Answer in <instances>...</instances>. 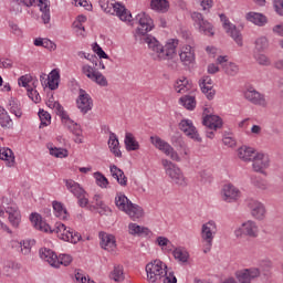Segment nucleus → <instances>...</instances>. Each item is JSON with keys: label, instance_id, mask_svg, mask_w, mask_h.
Returning <instances> with one entry per match:
<instances>
[{"label": "nucleus", "instance_id": "nucleus-1", "mask_svg": "<svg viewBox=\"0 0 283 283\" xmlns=\"http://www.w3.org/2000/svg\"><path fill=\"white\" fill-rule=\"evenodd\" d=\"M178 39H170L165 45L158 40L149 41V56L153 61L163 62L167 61V67L172 72L180 70V62L178 61Z\"/></svg>", "mask_w": 283, "mask_h": 283}, {"label": "nucleus", "instance_id": "nucleus-2", "mask_svg": "<svg viewBox=\"0 0 283 283\" xmlns=\"http://www.w3.org/2000/svg\"><path fill=\"white\" fill-rule=\"evenodd\" d=\"M136 21L139 23V27H137L134 34L135 41L137 43H146L149 50V41H158L154 35L147 34L154 30V20H151L149 14L142 12L136 15Z\"/></svg>", "mask_w": 283, "mask_h": 283}, {"label": "nucleus", "instance_id": "nucleus-3", "mask_svg": "<svg viewBox=\"0 0 283 283\" xmlns=\"http://www.w3.org/2000/svg\"><path fill=\"white\" fill-rule=\"evenodd\" d=\"M150 143L151 145H154V147H156V149H158L159 151H163L165 156H168V158L170 160H174L175 163H182V159L189 160V154H191L189 146L180 150L181 151L180 153L181 157H180L178 151H176V149H174L169 143L165 142L159 136H151Z\"/></svg>", "mask_w": 283, "mask_h": 283}, {"label": "nucleus", "instance_id": "nucleus-4", "mask_svg": "<svg viewBox=\"0 0 283 283\" xmlns=\"http://www.w3.org/2000/svg\"><path fill=\"white\" fill-rule=\"evenodd\" d=\"M161 165L171 185H176L177 187H187V177H185V172H182V169H180L178 165L169 159H163Z\"/></svg>", "mask_w": 283, "mask_h": 283}, {"label": "nucleus", "instance_id": "nucleus-5", "mask_svg": "<svg viewBox=\"0 0 283 283\" xmlns=\"http://www.w3.org/2000/svg\"><path fill=\"white\" fill-rule=\"evenodd\" d=\"M146 280L148 283H160L167 275V264L158 259L150 261L146 265Z\"/></svg>", "mask_w": 283, "mask_h": 283}, {"label": "nucleus", "instance_id": "nucleus-6", "mask_svg": "<svg viewBox=\"0 0 283 283\" xmlns=\"http://www.w3.org/2000/svg\"><path fill=\"white\" fill-rule=\"evenodd\" d=\"M218 233V224L210 220L201 226V241L205 244L203 253H209L213 247V239Z\"/></svg>", "mask_w": 283, "mask_h": 283}, {"label": "nucleus", "instance_id": "nucleus-7", "mask_svg": "<svg viewBox=\"0 0 283 283\" xmlns=\"http://www.w3.org/2000/svg\"><path fill=\"white\" fill-rule=\"evenodd\" d=\"M52 233H56L60 240H63L64 242H71V244H77V242H81L82 238L81 233L76 232L72 228H67L61 222L55 223V229L52 230Z\"/></svg>", "mask_w": 283, "mask_h": 283}, {"label": "nucleus", "instance_id": "nucleus-8", "mask_svg": "<svg viewBox=\"0 0 283 283\" xmlns=\"http://www.w3.org/2000/svg\"><path fill=\"white\" fill-rule=\"evenodd\" d=\"M101 8L106 14H116L120 21H132V13L118 2H103Z\"/></svg>", "mask_w": 283, "mask_h": 283}, {"label": "nucleus", "instance_id": "nucleus-9", "mask_svg": "<svg viewBox=\"0 0 283 283\" xmlns=\"http://www.w3.org/2000/svg\"><path fill=\"white\" fill-rule=\"evenodd\" d=\"M65 185L66 188L69 189V191L71 193H73V196H75V198H77V205L82 208L87 207V205H90V198L87 192L85 191V189H83V187H81V184L69 179L65 180Z\"/></svg>", "mask_w": 283, "mask_h": 283}, {"label": "nucleus", "instance_id": "nucleus-10", "mask_svg": "<svg viewBox=\"0 0 283 283\" xmlns=\"http://www.w3.org/2000/svg\"><path fill=\"white\" fill-rule=\"evenodd\" d=\"M191 19L195 23L196 30H198L200 34H205L206 36H213V34H216V32L213 31V24H211V22H209L208 20H205L202 13L192 12Z\"/></svg>", "mask_w": 283, "mask_h": 283}, {"label": "nucleus", "instance_id": "nucleus-11", "mask_svg": "<svg viewBox=\"0 0 283 283\" xmlns=\"http://www.w3.org/2000/svg\"><path fill=\"white\" fill-rule=\"evenodd\" d=\"M243 96L245 101L258 107H268L269 101H266V95L258 92L255 88L250 87L244 91Z\"/></svg>", "mask_w": 283, "mask_h": 283}, {"label": "nucleus", "instance_id": "nucleus-12", "mask_svg": "<svg viewBox=\"0 0 283 283\" xmlns=\"http://www.w3.org/2000/svg\"><path fill=\"white\" fill-rule=\"evenodd\" d=\"M220 19L223 23V29L226 30L227 34L233 39V41L239 45V48H242L244 45L242 40V32L235 27L233 23L229 22L227 19V15L220 14Z\"/></svg>", "mask_w": 283, "mask_h": 283}, {"label": "nucleus", "instance_id": "nucleus-13", "mask_svg": "<svg viewBox=\"0 0 283 283\" xmlns=\"http://www.w3.org/2000/svg\"><path fill=\"white\" fill-rule=\"evenodd\" d=\"M179 129L185 134V136H187L191 140H195V143L202 142V137H200V134L198 133V128H196L191 119H182L179 123Z\"/></svg>", "mask_w": 283, "mask_h": 283}, {"label": "nucleus", "instance_id": "nucleus-14", "mask_svg": "<svg viewBox=\"0 0 283 283\" xmlns=\"http://www.w3.org/2000/svg\"><path fill=\"white\" fill-rule=\"evenodd\" d=\"M242 192L233 184H226L221 189V199L223 202H238Z\"/></svg>", "mask_w": 283, "mask_h": 283}, {"label": "nucleus", "instance_id": "nucleus-15", "mask_svg": "<svg viewBox=\"0 0 283 283\" xmlns=\"http://www.w3.org/2000/svg\"><path fill=\"white\" fill-rule=\"evenodd\" d=\"M77 109L82 114H87V112H92V107H94V101L92 96L85 92V90L81 88L78 97L76 99Z\"/></svg>", "mask_w": 283, "mask_h": 283}, {"label": "nucleus", "instance_id": "nucleus-16", "mask_svg": "<svg viewBox=\"0 0 283 283\" xmlns=\"http://www.w3.org/2000/svg\"><path fill=\"white\" fill-rule=\"evenodd\" d=\"M252 169L258 174H264V169H269L271 165V159L269 158V155L264 153H256V156H254V159H252Z\"/></svg>", "mask_w": 283, "mask_h": 283}, {"label": "nucleus", "instance_id": "nucleus-17", "mask_svg": "<svg viewBox=\"0 0 283 283\" xmlns=\"http://www.w3.org/2000/svg\"><path fill=\"white\" fill-rule=\"evenodd\" d=\"M248 207L251 211V216H253L255 220H264V218H266V208L264 207V203L255 199H249Z\"/></svg>", "mask_w": 283, "mask_h": 283}, {"label": "nucleus", "instance_id": "nucleus-18", "mask_svg": "<svg viewBox=\"0 0 283 283\" xmlns=\"http://www.w3.org/2000/svg\"><path fill=\"white\" fill-rule=\"evenodd\" d=\"M179 59L182 65L189 66L196 62V49L186 44L179 51Z\"/></svg>", "mask_w": 283, "mask_h": 283}, {"label": "nucleus", "instance_id": "nucleus-19", "mask_svg": "<svg viewBox=\"0 0 283 283\" xmlns=\"http://www.w3.org/2000/svg\"><path fill=\"white\" fill-rule=\"evenodd\" d=\"M199 87H201V92L207 96L208 101H213L216 90H213V80H211V76L203 75L199 80Z\"/></svg>", "mask_w": 283, "mask_h": 283}, {"label": "nucleus", "instance_id": "nucleus-20", "mask_svg": "<svg viewBox=\"0 0 283 283\" xmlns=\"http://www.w3.org/2000/svg\"><path fill=\"white\" fill-rule=\"evenodd\" d=\"M245 21L252 23L253 25H258V28H264L266 23H269V18L263 13L250 11L245 13Z\"/></svg>", "mask_w": 283, "mask_h": 283}, {"label": "nucleus", "instance_id": "nucleus-21", "mask_svg": "<svg viewBox=\"0 0 283 283\" xmlns=\"http://www.w3.org/2000/svg\"><path fill=\"white\" fill-rule=\"evenodd\" d=\"M40 258L48 262L53 269H59V256L56 253L48 248L40 249Z\"/></svg>", "mask_w": 283, "mask_h": 283}, {"label": "nucleus", "instance_id": "nucleus-22", "mask_svg": "<svg viewBox=\"0 0 283 283\" xmlns=\"http://www.w3.org/2000/svg\"><path fill=\"white\" fill-rule=\"evenodd\" d=\"M202 125L208 129H213V132H218L222 127V118L218 115H205L202 119Z\"/></svg>", "mask_w": 283, "mask_h": 283}, {"label": "nucleus", "instance_id": "nucleus-23", "mask_svg": "<svg viewBox=\"0 0 283 283\" xmlns=\"http://www.w3.org/2000/svg\"><path fill=\"white\" fill-rule=\"evenodd\" d=\"M30 221L32 222L34 229H38V231H44V233H52V228L50 227V224L43 221L41 214L36 212L31 213Z\"/></svg>", "mask_w": 283, "mask_h": 283}, {"label": "nucleus", "instance_id": "nucleus-24", "mask_svg": "<svg viewBox=\"0 0 283 283\" xmlns=\"http://www.w3.org/2000/svg\"><path fill=\"white\" fill-rule=\"evenodd\" d=\"M7 213H8V220L10 224L14 229H19V224H21V211L19 210V207L17 206H11L7 208Z\"/></svg>", "mask_w": 283, "mask_h": 283}, {"label": "nucleus", "instance_id": "nucleus-25", "mask_svg": "<svg viewBox=\"0 0 283 283\" xmlns=\"http://www.w3.org/2000/svg\"><path fill=\"white\" fill-rule=\"evenodd\" d=\"M101 247L105 251H114L116 249V238L105 232H99Z\"/></svg>", "mask_w": 283, "mask_h": 283}, {"label": "nucleus", "instance_id": "nucleus-26", "mask_svg": "<svg viewBox=\"0 0 283 283\" xmlns=\"http://www.w3.org/2000/svg\"><path fill=\"white\" fill-rule=\"evenodd\" d=\"M256 154L255 148L249 146H241L238 149V156L240 160H243L244 163H251V160L255 158Z\"/></svg>", "mask_w": 283, "mask_h": 283}, {"label": "nucleus", "instance_id": "nucleus-27", "mask_svg": "<svg viewBox=\"0 0 283 283\" xmlns=\"http://www.w3.org/2000/svg\"><path fill=\"white\" fill-rule=\"evenodd\" d=\"M242 231L244 235H248L249 238H258L260 233V228L258 227V223L255 221L248 220L242 223Z\"/></svg>", "mask_w": 283, "mask_h": 283}, {"label": "nucleus", "instance_id": "nucleus-28", "mask_svg": "<svg viewBox=\"0 0 283 283\" xmlns=\"http://www.w3.org/2000/svg\"><path fill=\"white\" fill-rule=\"evenodd\" d=\"M35 244L34 240H22V241H14L13 247L19 249L22 255H30L32 253V247Z\"/></svg>", "mask_w": 283, "mask_h": 283}, {"label": "nucleus", "instance_id": "nucleus-29", "mask_svg": "<svg viewBox=\"0 0 283 283\" xmlns=\"http://www.w3.org/2000/svg\"><path fill=\"white\" fill-rule=\"evenodd\" d=\"M174 87L177 94H187L191 90V82L189 78L181 76L175 82Z\"/></svg>", "mask_w": 283, "mask_h": 283}, {"label": "nucleus", "instance_id": "nucleus-30", "mask_svg": "<svg viewBox=\"0 0 283 283\" xmlns=\"http://www.w3.org/2000/svg\"><path fill=\"white\" fill-rule=\"evenodd\" d=\"M124 213H126V216H128L134 221L140 220V218L145 216V211L143 210V208L133 202L128 206V209Z\"/></svg>", "mask_w": 283, "mask_h": 283}, {"label": "nucleus", "instance_id": "nucleus-31", "mask_svg": "<svg viewBox=\"0 0 283 283\" xmlns=\"http://www.w3.org/2000/svg\"><path fill=\"white\" fill-rule=\"evenodd\" d=\"M132 205V200L125 196L123 192H117L115 196V206L119 211L124 213L127 211L128 207Z\"/></svg>", "mask_w": 283, "mask_h": 283}, {"label": "nucleus", "instance_id": "nucleus-32", "mask_svg": "<svg viewBox=\"0 0 283 283\" xmlns=\"http://www.w3.org/2000/svg\"><path fill=\"white\" fill-rule=\"evenodd\" d=\"M38 8H40L41 19L44 24L50 23L51 15H50V0H38Z\"/></svg>", "mask_w": 283, "mask_h": 283}, {"label": "nucleus", "instance_id": "nucleus-33", "mask_svg": "<svg viewBox=\"0 0 283 283\" xmlns=\"http://www.w3.org/2000/svg\"><path fill=\"white\" fill-rule=\"evenodd\" d=\"M124 145L126 147V151H138V149H140V144L132 133L125 134Z\"/></svg>", "mask_w": 283, "mask_h": 283}, {"label": "nucleus", "instance_id": "nucleus-34", "mask_svg": "<svg viewBox=\"0 0 283 283\" xmlns=\"http://www.w3.org/2000/svg\"><path fill=\"white\" fill-rule=\"evenodd\" d=\"M108 147L112 154L116 156V158H120L123 156V153L120 151V148H119L118 137L114 133L109 134Z\"/></svg>", "mask_w": 283, "mask_h": 283}, {"label": "nucleus", "instance_id": "nucleus-35", "mask_svg": "<svg viewBox=\"0 0 283 283\" xmlns=\"http://www.w3.org/2000/svg\"><path fill=\"white\" fill-rule=\"evenodd\" d=\"M111 174L115 180H117L118 185L120 187H127V177L125 176V172L120 170V168H117L116 165L111 166Z\"/></svg>", "mask_w": 283, "mask_h": 283}, {"label": "nucleus", "instance_id": "nucleus-36", "mask_svg": "<svg viewBox=\"0 0 283 283\" xmlns=\"http://www.w3.org/2000/svg\"><path fill=\"white\" fill-rule=\"evenodd\" d=\"M59 81H61V73L54 69L48 75V87L49 90H59Z\"/></svg>", "mask_w": 283, "mask_h": 283}, {"label": "nucleus", "instance_id": "nucleus-37", "mask_svg": "<svg viewBox=\"0 0 283 283\" xmlns=\"http://www.w3.org/2000/svg\"><path fill=\"white\" fill-rule=\"evenodd\" d=\"M52 205H53L54 216L56 218H59L60 220H67V218H70V213H67V209L65 208V206H63V203L59 201H53Z\"/></svg>", "mask_w": 283, "mask_h": 283}, {"label": "nucleus", "instance_id": "nucleus-38", "mask_svg": "<svg viewBox=\"0 0 283 283\" xmlns=\"http://www.w3.org/2000/svg\"><path fill=\"white\" fill-rule=\"evenodd\" d=\"M128 232L130 233V235H138V237L149 235V233H151L149 228L138 226L137 223H129Z\"/></svg>", "mask_w": 283, "mask_h": 283}, {"label": "nucleus", "instance_id": "nucleus-39", "mask_svg": "<svg viewBox=\"0 0 283 283\" xmlns=\"http://www.w3.org/2000/svg\"><path fill=\"white\" fill-rule=\"evenodd\" d=\"M150 8L151 10H155V12H161L165 14V12H169V1L167 0H151L150 1Z\"/></svg>", "mask_w": 283, "mask_h": 283}, {"label": "nucleus", "instance_id": "nucleus-40", "mask_svg": "<svg viewBox=\"0 0 283 283\" xmlns=\"http://www.w3.org/2000/svg\"><path fill=\"white\" fill-rule=\"evenodd\" d=\"M46 147L50 156H54V158H67L70 156V153L65 148H59L53 144H48Z\"/></svg>", "mask_w": 283, "mask_h": 283}, {"label": "nucleus", "instance_id": "nucleus-41", "mask_svg": "<svg viewBox=\"0 0 283 283\" xmlns=\"http://www.w3.org/2000/svg\"><path fill=\"white\" fill-rule=\"evenodd\" d=\"M175 260H178L181 264L189 262V252L185 248H176L172 251Z\"/></svg>", "mask_w": 283, "mask_h": 283}, {"label": "nucleus", "instance_id": "nucleus-42", "mask_svg": "<svg viewBox=\"0 0 283 283\" xmlns=\"http://www.w3.org/2000/svg\"><path fill=\"white\" fill-rule=\"evenodd\" d=\"M0 160H6L8 163V167L14 166V153L10 148H1L0 149Z\"/></svg>", "mask_w": 283, "mask_h": 283}, {"label": "nucleus", "instance_id": "nucleus-43", "mask_svg": "<svg viewBox=\"0 0 283 283\" xmlns=\"http://www.w3.org/2000/svg\"><path fill=\"white\" fill-rule=\"evenodd\" d=\"M63 125L74 134V136H82L81 128L78 127V124L74 123V120L70 119V115H66V119L62 118Z\"/></svg>", "mask_w": 283, "mask_h": 283}, {"label": "nucleus", "instance_id": "nucleus-44", "mask_svg": "<svg viewBox=\"0 0 283 283\" xmlns=\"http://www.w3.org/2000/svg\"><path fill=\"white\" fill-rule=\"evenodd\" d=\"M63 125L74 134V136H82L81 128L78 127V124L74 123V120L70 119V115H66V119L62 118Z\"/></svg>", "mask_w": 283, "mask_h": 283}, {"label": "nucleus", "instance_id": "nucleus-45", "mask_svg": "<svg viewBox=\"0 0 283 283\" xmlns=\"http://www.w3.org/2000/svg\"><path fill=\"white\" fill-rule=\"evenodd\" d=\"M179 105H182L189 112H193L196 109V97L191 95H186L179 98Z\"/></svg>", "mask_w": 283, "mask_h": 283}, {"label": "nucleus", "instance_id": "nucleus-46", "mask_svg": "<svg viewBox=\"0 0 283 283\" xmlns=\"http://www.w3.org/2000/svg\"><path fill=\"white\" fill-rule=\"evenodd\" d=\"M12 118H10V115L8 114V111L0 106V126H2L6 129H10L12 127Z\"/></svg>", "mask_w": 283, "mask_h": 283}, {"label": "nucleus", "instance_id": "nucleus-47", "mask_svg": "<svg viewBox=\"0 0 283 283\" xmlns=\"http://www.w3.org/2000/svg\"><path fill=\"white\" fill-rule=\"evenodd\" d=\"M264 50H269V39L260 36L254 42V52H264Z\"/></svg>", "mask_w": 283, "mask_h": 283}, {"label": "nucleus", "instance_id": "nucleus-48", "mask_svg": "<svg viewBox=\"0 0 283 283\" xmlns=\"http://www.w3.org/2000/svg\"><path fill=\"white\" fill-rule=\"evenodd\" d=\"M253 57L259 65H263L264 67H269V65H271V59L264 53L254 52Z\"/></svg>", "mask_w": 283, "mask_h": 283}, {"label": "nucleus", "instance_id": "nucleus-49", "mask_svg": "<svg viewBox=\"0 0 283 283\" xmlns=\"http://www.w3.org/2000/svg\"><path fill=\"white\" fill-rule=\"evenodd\" d=\"M94 209H96L98 211V213H107V211H109V207H107L105 205V202H103V200H101V196L95 195L94 198Z\"/></svg>", "mask_w": 283, "mask_h": 283}, {"label": "nucleus", "instance_id": "nucleus-50", "mask_svg": "<svg viewBox=\"0 0 283 283\" xmlns=\"http://www.w3.org/2000/svg\"><path fill=\"white\" fill-rule=\"evenodd\" d=\"M223 72L228 74V76H235L240 72V67L235 63L229 62L223 64Z\"/></svg>", "mask_w": 283, "mask_h": 283}, {"label": "nucleus", "instance_id": "nucleus-51", "mask_svg": "<svg viewBox=\"0 0 283 283\" xmlns=\"http://www.w3.org/2000/svg\"><path fill=\"white\" fill-rule=\"evenodd\" d=\"M111 279L114 280V282H123V280H125V274L123 272L122 265L114 266V270L111 273Z\"/></svg>", "mask_w": 283, "mask_h": 283}, {"label": "nucleus", "instance_id": "nucleus-52", "mask_svg": "<svg viewBox=\"0 0 283 283\" xmlns=\"http://www.w3.org/2000/svg\"><path fill=\"white\" fill-rule=\"evenodd\" d=\"M9 112H11V114H14L17 118H21V116H23V113L21 112V104H19V102L14 99L9 101Z\"/></svg>", "mask_w": 283, "mask_h": 283}, {"label": "nucleus", "instance_id": "nucleus-53", "mask_svg": "<svg viewBox=\"0 0 283 283\" xmlns=\"http://www.w3.org/2000/svg\"><path fill=\"white\" fill-rule=\"evenodd\" d=\"M93 83H96V85H99V87H107L108 82H107V77H105V75H103V73L101 72H96L92 80H91Z\"/></svg>", "mask_w": 283, "mask_h": 283}, {"label": "nucleus", "instance_id": "nucleus-54", "mask_svg": "<svg viewBox=\"0 0 283 283\" xmlns=\"http://www.w3.org/2000/svg\"><path fill=\"white\" fill-rule=\"evenodd\" d=\"M93 177L95 178L97 187H101L102 189H107V185H109V181L102 172L96 171L94 172Z\"/></svg>", "mask_w": 283, "mask_h": 283}, {"label": "nucleus", "instance_id": "nucleus-55", "mask_svg": "<svg viewBox=\"0 0 283 283\" xmlns=\"http://www.w3.org/2000/svg\"><path fill=\"white\" fill-rule=\"evenodd\" d=\"M98 71L96 70V65H94V66H92L90 64L82 65V74H84V76H86V78H88L90 81L94 77V75Z\"/></svg>", "mask_w": 283, "mask_h": 283}, {"label": "nucleus", "instance_id": "nucleus-56", "mask_svg": "<svg viewBox=\"0 0 283 283\" xmlns=\"http://www.w3.org/2000/svg\"><path fill=\"white\" fill-rule=\"evenodd\" d=\"M156 244L163 249V251H171V241L167 237H157Z\"/></svg>", "mask_w": 283, "mask_h": 283}, {"label": "nucleus", "instance_id": "nucleus-57", "mask_svg": "<svg viewBox=\"0 0 283 283\" xmlns=\"http://www.w3.org/2000/svg\"><path fill=\"white\" fill-rule=\"evenodd\" d=\"M39 118L41 120V125H43L44 127H48V125H50V123L52 122V116L50 115V113H48V111L40 109Z\"/></svg>", "mask_w": 283, "mask_h": 283}, {"label": "nucleus", "instance_id": "nucleus-58", "mask_svg": "<svg viewBox=\"0 0 283 283\" xmlns=\"http://www.w3.org/2000/svg\"><path fill=\"white\" fill-rule=\"evenodd\" d=\"M252 185L256 187V189H261V191H266L269 189V181L262 178L252 179Z\"/></svg>", "mask_w": 283, "mask_h": 283}, {"label": "nucleus", "instance_id": "nucleus-59", "mask_svg": "<svg viewBox=\"0 0 283 283\" xmlns=\"http://www.w3.org/2000/svg\"><path fill=\"white\" fill-rule=\"evenodd\" d=\"M30 83H32V75L30 74L22 75L18 80V85H20V87H25L27 92L28 90H31Z\"/></svg>", "mask_w": 283, "mask_h": 283}, {"label": "nucleus", "instance_id": "nucleus-60", "mask_svg": "<svg viewBox=\"0 0 283 283\" xmlns=\"http://www.w3.org/2000/svg\"><path fill=\"white\" fill-rule=\"evenodd\" d=\"M72 255L70 254H60L57 256V261H59V266H70V264H72Z\"/></svg>", "mask_w": 283, "mask_h": 283}, {"label": "nucleus", "instance_id": "nucleus-61", "mask_svg": "<svg viewBox=\"0 0 283 283\" xmlns=\"http://www.w3.org/2000/svg\"><path fill=\"white\" fill-rule=\"evenodd\" d=\"M73 28L77 36L85 38V27L83 25V23H81V21L73 22Z\"/></svg>", "mask_w": 283, "mask_h": 283}, {"label": "nucleus", "instance_id": "nucleus-62", "mask_svg": "<svg viewBox=\"0 0 283 283\" xmlns=\"http://www.w3.org/2000/svg\"><path fill=\"white\" fill-rule=\"evenodd\" d=\"M171 143L172 145H175V147L180 149V151L188 147L187 143L184 142L182 137H172Z\"/></svg>", "mask_w": 283, "mask_h": 283}, {"label": "nucleus", "instance_id": "nucleus-63", "mask_svg": "<svg viewBox=\"0 0 283 283\" xmlns=\"http://www.w3.org/2000/svg\"><path fill=\"white\" fill-rule=\"evenodd\" d=\"M273 8L279 17H283V0H273Z\"/></svg>", "mask_w": 283, "mask_h": 283}, {"label": "nucleus", "instance_id": "nucleus-64", "mask_svg": "<svg viewBox=\"0 0 283 283\" xmlns=\"http://www.w3.org/2000/svg\"><path fill=\"white\" fill-rule=\"evenodd\" d=\"M163 283H178V279H176V275H174V272H167L166 275L161 279Z\"/></svg>", "mask_w": 283, "mask_h": 283}]
</instances>
